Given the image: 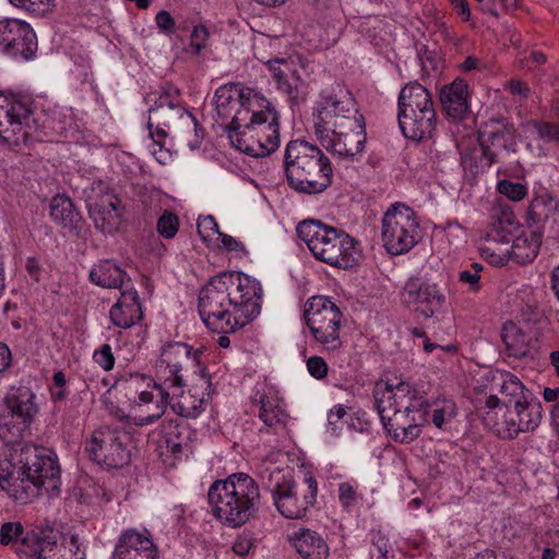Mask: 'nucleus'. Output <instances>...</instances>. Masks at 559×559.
Segmentation results:
<instances>
[{"label": "nucleus", "mask_w": 559, "mask_h": 559, "mask_svg": "<svg viewBox=\"0 0 559 559\" xmlns=\"http://www.w3.org/2000/svg\"><path fill=\"white\" fill-rule=\"evenodd\" d=\"M24 537V527L20 522H5L0 527V543L4 546L14 547Z\"/></svg>", "instance_id": "obj_49"}, {"label": "nucleus", "mask_w": 559, "mask_h": 559, "mask_svg": "<svg viewBox=\"0 0 559 559\" xmlns=\"http://www.w3.org/2000/svg\"><path fill=\"white\" fill-rule=\"evenodd\" d=\"M154 389L155 393L141 391L139 397H129L130 417L135 426L151 425L162 418L170 403L171 394L176 393L159 382Z\"/></svg>", "instance_id": "obj_18"}, {"label": "nucleus", "mask_w": 559, "mask_h": 559, "mask_svg": "<svg viewBox=\"0 0 559 559\" xmlns=\"http://www.w3.org/2000/svg\"><path fill=\"white\" fill-rule=\"evenodd\" d=\"M163 439L159 441V448L171 454L181 452V442L179 441L178 427L173 421L163 423Z\"/></svg>", "instance_id": "obj_47"}, {"label": "nucleus", "mask_w": 559, "mask_h": 559, "mask_svg": "<svg viewBox=\"0 0 559 559\" xmlns=\"http://www.w3.org/2000/svg\"><path fill=\"white\" fill-rule=\"evenodd\" d=\"M497 159L490 155L479 142L462 154V163L473 174L483 173L488 169Z\"/></svg>", "instance_id": "obj_41"}, {"label": "nucleus", "mask_w": 559, "mask_h": 559, "mask_svg": "<svg viewBox=\"0 0 559 559\" xmlns=\"http://www.w3.org/2000/svg\"><path fill=\"white\" fill-rule=\"evenodd\" d=\"M540 239L537 235L522 234L513 239L510 250H507L510 259L520 264L532 262L539 250Z\"/></svg>", "instance_id": "obj_38"}, {"label": "nucleus", "mask_w": 559, "mask_h": 559, "mask_svg": "<svg viewBox=\"0 0 559 559\" xmlns=\"http://www.w3.org/2000/svg\"><path fill=\"white\" fill-rule=\"evenodd\" d=\"M93 359L105 371L111 370L115 366V357L109 344H104L99 349L95 350Z\"/></svg>", "instance_id": "obj_55"}, {"label": "nucleus", "mask_w": 559, "mask_h": 559, "mask_svg": "<svg viewBox=\"0 0 559 559\" xmlns=\"http://www.w3.org/2000/svg\"><path fill=\"white\" fill-rule=\"evenodd\" d=\"M501 338L509 355L516 358L524 357L528 354L533 340L531 333L512 321L503 324Z\"/></svg>", "instance_id": "obj_34"}, {"label": "nucleus", "mask_w": 559, "mask_h": 559, "mask_svg": "<svg viewBox=\"0 0 559 559\" xmlns=\"http://www.w3.org/2000/svg\"><path fill=\"white\" fill-rule=\"evenodd\" d=\"M514 409L518 421L511 424V433H520L532 431L536 429L542 419L540 405L528 402L527 399L524 402H520L519 405L514 404L511 406Z\"/></svg>", "instance_id": "obj_37"}, {"label": "nucleus", "mask_w": 559, "mask_h": 559, "mask_svg": "<svg viewBox=\"0 0 559 559\" xmlns=\"http://www.w3.org/2000/svg\"><path fill=\"white\" fill-rule=\"evenodd\" d=\"M252 543L249 538L239 537L233 545V551L238 556H246L249 554Z\"/></svg>", "instance_id": "obj_64"}, {"label": "nucleus", "mask_w": 559, "mask_h": 559, "mask_svg": "<svg viewBox=\"0 0 559 559\" xmlns=\"http://www.w3.org/2000/svg\"><path fill=\"white\" fill-rule=\"evenodd\" d=\"M503 416H504V420L502 423H496V426H497V430L501 433L504 435V437L507 438H514L516 437L519 433H511V424L512 423H516L518 421V417L515 416V412L514 409L513 411H510L509 409H504V414L501 413Z\"/></svg>", "instance_id": "obj_60"}, {"label": "nucleus", "mask_w": 559, "mask_h": 559, "mask_svg": "<svg viewBox=\"0 0 559 559\" xmlns=\"http://www.w3.org/2000/svg\"><path fill=\"white\" fill-rule=\"evenodd\" d=\"M338 499L343 508H352L358 501L356 488L350 483H341L338 485Z\"/></svg>", "instance_id": "obj_56"}, {"label": "nucleus", "mask_w": 559, "mask_h": 559, "mask_svg": "<svg viewBox=\"0 0 559 559\" xmlns=\"http://www.w3.org/2000/svg\"><path fill=\"white\" fill-rule=\"evenodd\" d=\"M492 233L501 240H506V234H510L515 225L514 214L510 209L495 206L490 213Z\"/></svg>", "instance_id": "obj_43"}, {"label": "nucleus", "mask_w": 559, "mask_h": 559, "mask_svg": "<svg viewBox=\"0 0 559 559\" xmlns=\"http://www.w3.org/2000/svg\"><path fill=\"white\" fill-rule=\"evenodd\" d=\"M126 278L127 273L111 260L100 261L90 272V280L104 288H121Z\"/></svg>", "instance_id": "obj_35"}, {"label": "nucleus", "mask_w": 559, "mask_h": 559, "mask_svg": "<svg viewBox=\"0 0 559 559\" xmlns=\"http://www.w3.org/2000/svg\"><path fill=\"white\" fill-rule=\"evenodd\" d=\"M150 135L154 145L159 146V152L163 153L164 140L167 135L166 127L154 123V127L150 130Z\"/></svg>", "instance_id": "obj_62"}, {"label": "nucleus", "mask_w": 559, "mask_h": 559, "mask_svg": "<svg viewBox=\"0 0 559 559\" xmlns=\"http://www.w3.org/2000/svg\"><path fill=\"white\" fill-rule=\"evenodd\" d=\"M479 142L495 159L503 151L514 152L516 146L515 133L512 128L501 126L491 131H481L479 134Z\"/></svg>", "instance_id": "obj_33"}, {"label": "nucleus", "mask_w": 559, "mask_h": 559, "mask_svg": "<svg viewBox=\"0 0 559 559\" xmlns=\"http://www.w3.org/2000/svg\"><path fill=\"white\" fill-rule=\"evenodd\" d=\"M509 90L513 95H518L524 99L528 97L531 92L526 83L520 80H511L509 82Z\"/></svg>", "instance_id": "obj_63"}, {"label": "nucleus", "mask_w": 559, "mask_h": 559, "mask_svg": "<svg viewBox=\"0 0 559 559\" xmlns=\"http://www.w3.org/2000/svg\"><path fill=\"white\" fill-rule=\"evenodd\" d=\"M498 189L500 193L504 194L512 201H521L527 194V189L524 185L509 180H501L498 183Z\"/></svg>", "instance_id": "obj_53"}, {"label": "nucleus", "mask_w": 559, "mask_h": 559, "mask_svg": "<svg viewBox=\"0 0 559 559\" xmlns=\"http://www.w3.org/2000/svg\"><path fill=\"white\" fill-rule=\"evenodd\" d=\"M12 415H8L0 423V439L7 444L19 443L32 424Z\"/></svg>", "instance_id": "obj_42"}, {"label": "nucleus", "mask_w": 559, "mask_h": 559, "mask_svg": "<svg viewBox=\"0 0 559 559\" xmlns=\"http://www.w3.org/2000/svg\"><path fill=\"white\" fill-rule=\"evenodd\" d=\"M255 403L258 406V417L264 426L273 429L274 431L284 430L289 420V415L286 411L284 400L278 393L269 388L261 393H257Z\"/></svg>", "instance_id": "obj_24"}, {"label": "nucleus", "mask_w": 559, "mask_h": 559, "mask_svg": "<svg viewBox=\"0 0 559 559\" xmlns=\"http://www.w3.org/2000/svg\"><path fill=\"white\" fill-rule=\"evenodd\" d=\"M213 515L224 524L238 527L258 510L260 488L245 473H235L225 479L215 480L207 492Z\"/></svg>", "instance_id": "obj_4"}, {"label": "nucleus", "mask_w": 559, "mask_h": 559, "mask_svg": "<svg viewBox=\"0 0 559 559\" xmlns=\"http://www.w3.org/2000/svg\"><path fill=\"white\" fill-rule=\"evenodd\" d=\"M313 130L319 143L338 156L354 157L365 148V118L352 94L338 85L320 94L314 107Z\"/></svg>", "instance_id": "obj_2"}, {"label": "nucleus", "mask_w": 559, "mask_h": 559, "mask_svg": "<svg viewBox=\"0 0 559 559\" xmlns=\"http://www.w3.org/2000/svg\"><path fill=\"white\" fill-rule=\"evenodd\" d=\"M484 271V265L474 262L472 263L467 269L462 270L459 275L457 280L461 284L467 286V289L472 294H477L480 292L483 284H481V272Z\"/></svg>", "instance_id": "obj_46"}, {"label": "nucleus", "mask_w": 559, "mask_h": 559, "mask_svg": "<svg viewBox=\"0 0 559 559\" xmlns=\"http://www.w3.org/2000/svg\"><path fill=\"white\" fill-rule=\"evenodd\" d=\"M198 233L202 236V238H206L212 234L221 235L218 230V225L213 216H206L203 218H199L198 221Z\"/></svg>", "instance_id": "obj_61"}, {"label": "nucleus", "mask_w": 559, "mask_h": 559, "mask_svg": "<svg viewBox=\"0 0 559 559\" xmlns=\"http://www.w3.org/2000/svg\"><path fill=\"white\" fill-rule=\"evenodd\" d=\"M87 209L97 229L112 234L120 224L123 206L120 199L108 187L98 183L87 199Z\"/></svg>", "instance_id": "obj_16"}, {"label": "nucleus", "mask_w": 559, "mask_h": 559, "mask_svg": "<svg viewBox=\"0 0 559 559\" xmlns=\"http://www.w3.org/2000/svg\"><path fill=\"white\" fill-rule=\"evenodd\" d=\"M0 51L14 59L33 58L37 51V37L32 26L19 19L1 20Z\"/></svg>", "instance_id": "obj_15"}, {"label": "nucleus", "mask_w": 559, "mask_h": 559, "mask_svg": "<svg viewBox=\"0 0 559 559\" xmlns=\"http://www.w3.org/2000/svg\"><path fill=\"white\" fill-rule=\"evenodd\" d=\"M261 96L250 87H242L238 83H230L218 87L215 92V105L219 117L233 118L241 109L257 107L261 103Z\"/></svg>", "instance_id": "obj_21"}, {"label": "nucleus", "mask_w": 559, "mask_h": 559, "mask_svg": "<svg viewBox=\"0 0 559 559\" xmlns=\"http://www.w3.org/2000/svg\"><path fill=\"white\" fill-rule=\"evenodd\" d=\"M399 126L405 138L420 141L430 138L437 126L435 107L409 114L399 119Z\"/></svg>", "instance_id": "obj_28"}, {"label": "nucleus", "mask_w": 559, "mask_h": 559, "mask_svg": "<svg viewBox=\"0 0 559 559\" xmlns=\"http://www.w3.org/2000/svg\"><path fill=\"white\" fill-rule=\"evenodd\" d=\"M297 235L313 257L325 264L342 270L358 264V242L343 229L309 219L298 224Z\"/></svg>", "instance_id": "obj_6"}, {"label": "nucleus", "mask_w": 559, "mask_h": 559, "mask_svg": "<svg viewBox=\"0 0 559 559\" xmlns=\"http://www.w3.org/2000/svg\"><path fill=\"white\" fill-rule=\"evenodd\" d=\"M262 288L255 280L239 273L212 277L199 294V313L211 331L234 333L261 311Z\"/></svg>", "instance_id": "obj_1"}, {"label": "nucleus", "mask_w": 559, "mask_h": 559, "mask_svg": "<svg viewBox=\"0 0 559 559\" xmlns=\"http://www.w3.org/2000/svg\"><path fill=\"white\" fill-rule=\"evenodd\" d=\"M421 238L416 213L405 204L391 205L382 217L381 239L390 254L408 252Z\"/></svg>", "instance_id": "obj_9"}, {"label": "nucleus", "mask_w": 559, "mask_h": 559, "mask_svg": "<svg viewBox=\"0 0 559 559\" xmlns=\"http://www.w3.org/2000/svg\"><path fill=\"white\" fill-rule=\"evenodd\" d=\"M13 7L23 10L36 17H43L51 13L56 7V0H8Z\"/></svg>", "instance_id": "obj_45"}, {"label": "nucleus", "mask_w": 559, "mask_h": 559, "mask_svg": "<svg viewBox=\"0 0 559 559\" xmlns=\"http://www.w3.org/2000/svg\"><path fill=\"white\" fill-rule=\"evenodd\" d=\"M399 112L397 120L415 114L423 109L433 107L432 98L426 87L418 82H408L401 90L399 95Z\"/></svg>", "instance_id": "obj_30"}, {"label": "nucleus", "mask_w": 559, "mask_h": 559, "mask_svg": "<svg viewBox=\"0 0 559 559\" xmlns=\"http://www.w3.org/2000/svg\"><path fill=\"white\" fill-rule=\"evenodd\" d=\"M307 368L309 373L316 379H323L328 374V364L320 356H311L307 360Z\"/></svg>", "instance_id": "obj_58"}, {"label": "nucleus", "mask_w": 559, "mask_h": 559, "mask_svg": "<svg viewBox=\"0 0 559 559\" xmlns=\"http://www.w3.org/2000/svg\"><path fill=\"white\" fill-rule=\"evenodd\" d=\"M371 543L379 552V559H388L391 551L389 538L380 531L371 534Z\"/></svg>", "instance_id": "obj_59"}, {"label": "nucleus", "mask_w": 559, "mask_h": 559, "mask_svg": "<svg viewBox=\"0 0 559 559\" xmlns=\"http://www.w3.org/2000/svg\"><path fill=\"white\" fill-rule=\"evenodd\" d=\"M178 94L177 90H173V92H166L158 97L155 106L148 110L147 128L152 130L156 123L176 132H194V140L188 142V145L194 150L200 146L204 131L197 118L179 105Z\"/></svg>", "instance_id": "obj_10"}, {"label": "nucleus", "mask_w": 559, "mask_h": 559, "mask_svg": "<svg viewBox=\"0 0 559 559\" xmlns=\"http://www.w3.org/2000/svg\"><path fill=\"white\" fill-rule=\"evenodd\" d=\"M288 542L302 559H328L330 547L317 531L299 527L288 536Z\"/></svg>", "instance_id": "obj_27"}, {"label": "nucleus", "mask_w": 559, "mask_h": 559, "mask_svg": "<svg viewBox=\"0 0 559 559\" xmlns=\"http://www.w3.org/2000/svg\"><path fill=\"white\" fill-rule=\"evenodd\" d=\"M35 394L28 386H14L5 397L9 414L32 424L38 414Z\"/></svg>", "instance_id": "obj_31"}, {"label": "nucleus", "mask_w": 559, "mask_h": 559, "mask_svg": "<svg viewBox=\"0 0 559 559\" xmlns=\"http://www.w3.org/2000/svg\"><path fill=\"white\" fill-rule=\"evenodd\" d=\"M46 540L47 539L39 538L35 534H27L15 546V550L20 555H24L36 559V557L39 556V549L41 548V544Z\"/></svg>", "instance_id": "obj_51"}, {"label": "nucleus", "mask_w": 559, "mask_h": 559, "mask_svg": "<svg viewBox=\"0 0 559 559\" xmlns=\"http://www.w3.org/2000/svg\"><path fill=\"white\" fill-rule=\"evenodd\" d=\"M51 218L66 228H76L81 216L72 201L64 195H56L50 201Z\"/></svg>", "instance_id": "obj_39"}, {"label": "nucleus", "mask_w": 559, "mask_h": 559, "mask_svg": "<svg viewBox=\"0 0 559 559\" xmlns=\"http://www.w3.org/2000/svg\"><path fill=\"white\" fill-rule=\"evenodd\" d=\"M36 559H83V556L79 554L78 539L72 536L67 545L44 542Z\"/></svg>", "instance_id": "obj_40"}, {"label": "nucleus", "mask_w": 559, "mask_h": 559, "mask_svg": "<svg viewBox=\"0 0 559 559\" xmlns=\"http://www.w3.org/2000/svg\"><path fill=\"white\" fill-rule=\"evenodd\" d=\"M157 548L147 533L124 531L116 545L114 559H157Z\"/></svg>", "instance_id": "obj_25"}, {"label": "nucleus", "mask_w": 559, "mask_h": 559, "mask_svg": "<svg viewBox=\"0 0 559 559\" xmlns=\"http://www.w3.org/2000/svg\"><path fill=\"white\" fill-rule=\"evenodd\" d=\"M304 318L314 341L326 352L343 348L340 308L326 296H312L306 305Z\"/></svg>", "instance_id": "obj_8"}, {"label": "nucleus", "mask_w": 559, "mask_h": 559, "mask_svg": "<svg viewBox=\"0 0 559 559\" xmlns=\"http://www.w3.org/2000/svg\"><path fill=\"white\" fill-rule=\"evenodd\" d=\"M493 380L498 382L500 392L504 396L501 401L496 395H489L486 399V407L489 408L487 413L488 418L491 414L498 415L499 413L504 414V409L511 408L514 404H518L528 397V391L520 381L518 377L508 371H498L493 376Z\"/></svg>", "instance_id": "obj_23"}, {"label": "nucleus", "mask_w": 559, "mask_h": 559, "mask_svg": "<svg viewBox=\"0 0 559 559\" xmlns=\"http://www.w3.org/2000/svg\"><path fill=\"white\" fill-rule=\"evenodd\" d=\"M155 23L160 33L170 36L175 34L176 22L171 14L166 10H160L155 16Z\"/></svg>", "instance_id": "obj_57"}, {"label": "nucleus", "mask_w": 559, "mask_h": 559, "mask_svg": "<svg viewBox=\"0 0 559 559\" xmlns=\"http://www.w3.org/2000/svg\"><path fill=\"white\" fill-rule=\"evenodd\" d=\"M210 386V376L202 374L199 383L191 385L188 391L180 388L171 394L169 405L176 414L182 417L197 418L209 403Z\"/></svg>", "instance_id": "obj_22"}, {"label": "nucleus", "mask_w": 559, "mask_h": 559, "mask_svg": "<svg viewBox=\"0 0 559 559\" xmlns=\"http://www.w3.org/2000/svg\"><path fill=\"white\" fill-rule=\"evenodd\" d=\"M261 103L257 107L236 112L228 127L233 146L253 157L270 155L278 148L281 142L280 114L263 96Z\"/></svg>", "instance_id": "obj_3"}, {"label": "nucleus", "mask_w": 559, "mask_h": 559, "mask_svg": "<svg viewBox=\"0 0 559 559\" xmlns=\"http://www.w3.org/2000/svg\"><path fill=\"white\" fill-rule=\"evenodd\" d=\"M29 105L21 99L9 102L0 93V140L9 145L26 143L35 128Z\"/></svg>", "instance_id": "obj_13"}, {"label": "nucleus", "mask_w": 559, "mask_h": 559, "mask_svg": "<svg viewBox=\"0 0 559 559\" xmlns=\"http://www.w3.org/2000/svg\"><path fill=\"white\" fill-rule=\"evenodd\" d=\"M403 300L414 305L415 309L426 318H431L445 305V296L436 283L420 278H411L405 283Z\"/></svg>", "instance_id": "obj_20"}, {"label": "nucleus", "mask_w": 559, "mask_h": 559, "mask_svg": "<svg viewBox=\"0 0 559 559\" xmlns=\"http://www.w3.org/2000/svg\"><path fill=\"white\" fill-rule=\"evenodd\" d=\"M109 317L112 324L119 329H129L143 317L140 297L134 288L124 289L120 298L110 308Z\"/></svg>", "instance_id": "obj_26"}, {"label": "nucleus", "mask_w": 559, "mask_h": 559, "mask_svg": "<svg viewBox=\"0 0 559 559\" xmlns=\"http://www.w3.org/2000/svg\"><path fill=\"white\" fill-rule=\"evenodd\" d=\"M198 354L182 342H168L160 348L155 362V376L160 385L178 391L186 385V372L193 365Z\"/></svg>", "instance_id": "obj_12"}, {"label": "nucleus", "mask_w": 559, "mask_h": 559, "mask_svg": "<svg viewBox=\"0 0 559 559\" xmlns=\"http://www.w3.org/2000/svg\"><path fill=\"white\" fill-rule=\"evenodd\" d=\"M373 397L378 414L402 408L414 411L426 405V401L418 396L416 390L405 381H400L396 384L377 383Z\"/></svg>", "instance_id": "obj_17"}, {"label": "nucleus", "mask_w": 559, "mask_h": 559, "mask_svg": "<svg viewBox=\"0 0 559 559\" xmlns=\"http://www.w3.org/2000/svg\"><path fill=\"white\" fill-rule=\"evenodd\" d=\"M24 464L21 467L22 475L47 493L59 491L60 466L56 455L45 448H26L23 450Z\"/></svg>", "instance_id": "obj_14"}, {"label": "nucleus", "mask_w": 559, "mask_h": 559, "mask_svg": "<svg viewBox=\"0 0 559 559\" xmlns=\"http://www.w3.org/2000/svg\"><path fill=\"white\" fill-rule=\"evenodd\" d=\"M22 476L1 475L0 487L14 500L27 503L33 498L41 495V491L27 476Z\"/></svg>", "instance_id": "obj_36"}, {"label": "nucleus", "mask_w": 559, "mask_h": 559, "mask_svg": "<svg viewBox=\"0 0 559 559\" xmlns=\"http://www.w3.org/2000/svg\"><path fill=\"white\" fill-rule=\"evenodd\" d=\"M430 405L426 407L428 411L427 418L429 423L431 421L437 428H442L444 423L451 420L456 416V405L451 400H444L441 403H435L432 408L430 409Z\"/></svg>", "instance_id": "obj_44"}, {"label": "nucleus", "mask_w": 559, "mask_h": 559, "mask_svg": "<svg viewBox=\"0 0 559 559\" xmlns=\"http://www.w3.org/2000/svg\"><path fill=\"white\" fill-rule=\"evenodd\" d=\"M210 39V31L204 24L194 25L190 35V47L194 56H199L205 49Z\"/></svg>", "instance_id": "obj_52"}, {"label": "nucleus", "mask_w": 559, "mask_h": 559, "mask_svg": "<svg viewBox=\"0 0 559 559\" xmlns=\"http://www.w3.org/2000/svg\"><path fill=\"white\" fill-rule=\"evenodd\" d=\"M265 66L271 72L276 87L289 97L295 98L301 84L297 63L293 59H274L269 60Z\"/></svg>", "instance_id": "obj_29"}, {"label": "nucleus", "mask_w": 559, "mask_h": 559, "mask_svg": "<svg viewBox=\"0 0 559 559\" xmlns=\"http://www.w3.org/2000/svg\"><path fill=\"white\" fill-rule=\"evenodd\" d=\"M179 229V219L173 212L165 211L157 221V231L160 236L171 239Z\"/></svg>", "instance_id": "obj_50"}, {"label": "nucleus", "mask_w": 559, "mask_h": 559, "mask_svg": "<svg viewBox=\"0 0 559 559\" xmlns=\"http://www.w3.org/2000/svg\"><path fill=\"white\" fill-rule=\"evenodd\" d=\"M467 85L455 80L441 90L440 102L445 114L453 119H462L467 111Z\"/></svg>", "instance_id": "obj_32"}, {"label": "nucleus", "mask_w": 559, "mask_h": 559, "mask_svg": "<svg viewBox=\"0 0 559 559\" xmlns=\"http://www.w3.org/2000/svg\"><path fill=\"white\" fill-rule=\"evenodd\" d=\"M131 437L119 428L102 427L93 432L85 451L96 463L107 468H121L131 460Z\"/></svg>", "instance_id": "obj_11"}, {"label": "nucleus", "mask_w": 559, "mask_h": 559, "mask_svg": "<svg viewBox=\"0 0 559 559\" xmlns=\"http://www.w3.org/2000/svg\"><path fill=\"white\" fill-rule=\"evenodd\" d=\"M538 136L547 142L559 143V124L554 122H532Z\"/></svg>", "instance_id": "obj_54"}, {"label": "nucleus", "mask_w": 559, "mask_h": 559, "mask_svg": "<svg viewBox=\"0 0 559 559\" xmlns=\"http://www.w3.org/2000/svg\"><path fill=\"white\" fill-rule=\"evenodd\" d=\"M426 405L419 409L406 411L404 408L379 414L383 427L395 441L409 443L420 435V427L429 423Z\"/></svg>", "instance_id": "obj_19"}, {"label": "nucleus", "mask_w": 559, "mask_h": 559, "mask_svg": "<svg viewBox=\"0 0 559 559\" xmlns=\"http://www.w3.org/2000/svg\"><path fill=\"white\" fill-rule=\"evenodd\" d=\"M126 389L128 390V394L134 393L133 397H139V392L141 391H153L155 393L154 385H158V379L155 380L146 377L144 374H132L126 381Z\"/></svg>", "instance_id": "obj_48"}, {"label": "nucleus", "mask_w": 559, "mask_h": 559, "mask_svg": "<svg viewBox=\"0 0 559 559\" xmlns=\"http://www.w3.org/2000/svg\"><path fill=\"white\" fill-rule=\"evenodd\" d=\"M284 166L287 182L295 191L316 194L332 185L333 170L329 158L314 144L304 140L289 141Z\"/></svg>", "instance_id": "obj_5"}, {"label": "nucleus", "mask_w": 559, "mask_h": 559, "mask_svg": "<svg viewBox=\"0 0 559 559\" xmlns=\"http://www.w3.org/2000/svg\"><path fill=\"white\" fill-rule=\"evenodd\" d=\"M259 477L271 492L277 511L287 519H301L316 501L318 486L311 475L305 478L307 487H299L294 481L290 468H281L273 461L266 460Z\"/></svg>", "instance_id": "obj_7"}]
</instances>
